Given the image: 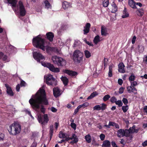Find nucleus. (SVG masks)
<instances>
[{
  "instance_id": "obj_47",
  "label": "nucleus",
  "mask_w": 147,
  "mask_h": 147,
  "mask_svg": "<svg viewBox=\"0 0 147 147\" xmlns=\"http://www.w3.org/2000/svg\"><path fill=\"white\" fill-rule=\"evenodd\" d=\"M117 100V98L115 96L112 97L110 99L111 102L113 103H115Z\"/></svg>"
},
{
  "instance_id": "obj_5",
  "label": "nucleus",
  "mask_w": 147,
  "mask_h": 147,
  "mask_svg": "<svg viewBox=\"0 0 147 147\" xmlns=\"http://www.w3.org/2000/svg\"><path fill=\"white\" fill-rule=\"evenodd\" d=\"M52 60L54 63L58 66H63L66 64V61L65 59L57 56H53Z\"/></svg>"
},
{
  "instance_id": "obj_54",
  "label": "nucleus",
  "mask_w": 147,
  "mask_h": 147,
  "mask_svg": "<svg viewBox=\"0 0 147 147\" xmlns=\"http://www.w3.org/2000/svg\"><path fill=\"white\" fill-rule=\"evenodd\" d=\"M124 88L123 87H121L119 89V93L120 94L123 93L124 91Z\"/></svg>"
},
{
  "instance_id": "obj_57",
  "label": "nucleus",
  "mask_w": 147,
  "mask_h": 147,
  "mask_svg": "<svg viewBox=\"0 0 147 147\" xmlns=\"http://www.w3.org/2000/svg\"><path fill=\"white\" fill-rule=\"evenodd\" d=\"M51 110L53 112H56L57 110L53 107H52L51 109Z\"/></svg>"
},
{
  "instance_id": "obj_44",
  "label": "nucleus",
  "mask_w": 147,
  "mask_h": 147,
  "mask_svg": "<svg viewBox=\"0 0 147 147\" xmlns=\"http://www.w3.org/2000/svg\"><path fill=\"white\" fill-rule=\"evenodd\" d=\"M110 98V96L109 94H107L105 95L103 98V100L106 101L109 99Z\"/></svg>"
},
{
  "instance_id": "obj_58",
  "label": "nucleus",
  "mask_w": 147,
  "mask_h": 147,
  "mask_svg": "<svg viewBox=\"0 0 147 147\" xmlns=\"http://www.w3.org/2000/svg\"><path fill=\"white\" fill-rule=\"evenodd\" d=\"M53 50L55 52H56L57 53H59L60 51L59 50H58L56 48H53Z\"/></svg>"
},
{
  "instance_id": "obj_15",
  "label": "nucleus",
  "mask_w": 147,
  "mask_h": 147,
  "mask_svg": "<svg viewBox=\"0 0 147 147\" xmlns=\"http://www.w3.org/2000/svg\"><path fill=\"white\" fill-rule=\"evenodd\" d=\"M0 59H2L3 61L5 62L10 61V59L8 58L6 55H4L2 52H0Z\"/></svg>"
},
{
  "instance_id": "obj_53",
  "label": "nucleus",
  "mask_w": 147,
  "mask_h": 147,
  "mask_svg": "<svg viewBox=\"0 0 147 147\" xmlns=\"http://www.w3.org/2000/svg\"><path fill=\"white\" fill-rule=\"evenodd\" d=\"M4 138V135L3 134L0 132V141L3 140Z\"/></svg>"
},
{
  "instance_id": "obj_51",
  "label": "nucleus",
  "mask_w": 147,
  "mask_h": 147,
  "mask_svg": "<svg viewBox=\"0 0 147 147\" xmlns=\"http://www.w3.org/2000/svg\"><path fill=\"white\" fill-rule=\"evenodd\" d=\"M105 137V136L104 134H101L100 136V138L101 140H103Z\"/></svg>"
},
{
  "instance_id": "obj_24",
  "label": "nucleus",
  "mask_w": 147,
  "mask_h": 147,
  "mask_svg": "<svg viewBox=\"0 0 147 147\" xmlns=\"http://www.w3.org/2000/svg\"><path fill=\"white\" fill-rule=\"evenodd\" d=\"M46 35L47 39L50 41H51L53 40L54 35L51 32H49L47 33Z\"/></svg>"
},
{
  "instance_id": "obj_32",
  "label": "nucleus",
  "mask_w": 147,
  "mask_h": 147,
  "mask_svg": "<svg viewBox=\"0 0 147 147\" xmlns=\"http://www.w3.org/2000/svg\"><path fill=\"white\" fill-rule=\"evenodd\" d=\"M94 43L97 44L98 42L100 41V37L98 35L95 36L93 40Z\"/></svg>"
},
{
  "instance_id": "obj_17",
  "label": "nucleus",
  "mask_w": 147,
  "mask_h": 147,
  "mask_svg": "<svg viewBox=\"0 0 147 147\" xmlns=\"http://www.w3.org/2000/svg\"><path fill=\"white\" fill-rule=\"evenodd\" d=\"M90 27V24L89 23H87L86 24L85 26L84 27V34H86L89 32Z\"/></svg>"
},
{
  "instance_id": "obj_31",
  "label": "nucleus",
  "mask_w": 147,
  "mask_h": 147,
  "mask_svg": "<svg viewBox=\"0 0 147 147\" xmlns=\"http://www.w3.org/2000/svg\"><path fill=\"white\" fill-rule=\"evenodd\" d=\"M136 14L139 16H142L144 14L143 11L141 9H139L136 11Z\"/></svg>"
},
{
  "instance_id": "obj_29",
  "label": "nucleus",
  "mask_w": 147,
  "mask_h": 147,
  "mask_svg": "<svg viewBox=\"0 0 147 147\" xmlns=\"http://www.w3.org/2000/svg\"><path fill=\"white\" fill-rule=\"evenodd\" d=\"M129 16V14L128 13L127 11L125 8L124 10L123 11V14L121 16L122 18H124L128 17Z\"/></svg>"
},
{
  "instance_id": "obj_13",
  "label": "nucleus",
  "mask_w": 147,
  "mask_h": 147,
  "mask_svg": "<svg viewBox=\"0 0 147 147\" xmlns=\"http://www.w3.org/2000/svg\"><path fill=\"white\" fill-rule=\"evenodd\" d=\"M136 126L135 125H133L132 127H130L129 129H127L128 131V137L129 136V138L131 140L132 137L131 136H130V134H132L134 133H137L138 132V129H136Z\"/></svg>"
},
{
  "instance_id": "obj_48",
  "label": "nucleus",
  "mask_w": 147,
  "mask_h": 147,
  "mask_svg": "<svg viewBox=\"0 0 147 147\" xmlns=\"http://www.w3.org/2000/svg\"><path fill=\"white\" fill-rule=\"evenodd\" d=\"M122 101L125 105H127L128 103V101L127 98H123L122 99Z\"/></svg>"
},
{
  "instance_id": "obj_45",
  "label": "nucleus",
  "mask_w": 147,
  "mask_h": 147,
  "mask_svg": "<svg viewBox=\"0 0 147 147\" xmlns=\"http://www.w3.org/2000/svg\"><path fill=\"white\" fill-rule=\"evenodd\" d=\"M93 109L94 110H96L98 111L101 110L100 106L99 105H98L95 106L93 107Z\"/></svg>"
},
{
  "instance_id": "obj_23",
  "label": "nucleus",
  "mask_w": 147,
  "mask_h": 147,
  "mask_svg": "<svg viewBox=\"0 0 147 147\" xmlns=\"http://www.w3.org/2000/svg\"><path fill=\"white\" fill-rule=\"evenodd\" d=\"M111 143L108 140H105L103 142L102 147H110Z\"/></svg>"
},
{
  "instance_id": "obj_6",
  "label": "nucleus",
  "mask_w": 147,
  "mask_h": 147,
  "mask_svg": "<svg viewBox=\"0 0 147 147\" xmlns=\"http://www.w3.org/2000/svg\"><path fill=\"white\" fill-rule=\"evenodd\" d=\"M44 81L49 85L55 86L57 84L56 80L53 77L52 75L50 74L45 76Z\"/></svg>"
},
{
  "instance_id": "obj_11",
  "label": "nucleus",
  "mask_w": 147,
  "mask_h": 147,
  "mask_svg": "<svg viewBox=\"0 0 147 147\" xmlns=\"http://www.w3.org/2000/svg\"><path fill=\"white\" fill-rule=\"evenodd\" d=\"M33 57L37 62H40V60H44L45 59L44 57L41 54L37 52L33 53Z\"/></svg>"
},
{
  "instance_id": "obj_36",
  "label": "nucleus",
  "mask_w": 147,
  "mask_h": 147,
  "mask_svg": "<svg viewBox=\"0 0 147 147\" xmlns=\"http://www.w3.org/2000/svg\"><path fill=\"white\" fill-rule=\"evenodd\" d=\"M113 65H110L109 67V70L108 73V76L109 77H111L112 76V69L113 67Z\"/></svg>"
},
{
  "instance_id": "obj_41",
  "label": "nucleus",
  "mask_w": 147,
  "mask_h": 147,
  "mask_svg": "<svg viewBox=\"0 0 147 147\" xmlns=\"http://www.w3.org/2000/svg\"><path fill=\"white\" fill-rule=\"evenodd\" d=\"M115 103L116 105H118L119 107H122L123 105L122 101L120 100H117Z\"/></svg>"
},
{
  "instance_id": "obj_50",
  "label": "nucleus",
  "mask_w": 147,
  "mask_h": 147,
  "mask_svg": "<svg viewBox=\"0 0 147 147\" xmlns=\"http://www.w3.org/2000/svg\"><path fill=\"white\" fill-rule=\"evenodd\" d=\"M71 126L74 130L76 129V125L74 123H71Z\"/></svg>"
},
{
  "instance_id": "obj_46",
  "label": "nucleus",
  "mask_w": 147,
  "mask_h": 147,
  "mask_svg": "<svg viewBox=\"0 0 147 147\" xmlns=\"http://www.w3.org/2000/svg\"><path fill=\"white\" fill-rule=\"evenodd\" d=\"M130 83L131 84V86L134 87L138 85L137 82L136 81L131 82Z\"/></svg>"
},
{
  "instance_id": "obj_43",
  "label": "nucleus",
  "mask_w": 147,
  "mask_h": 147,
  "mask_svg": "<svg viewBox=\"0 0 147 147\" xmlns=\"http://www.w3.org/2000/svg\"><path fill=\"white\" fill-rule=\"evenodd\" d=\"M135 76L134 74H132L129 77V80L130 82L134 81L135 80Z\"/></svg>"
},
{
  "instance_id": "obj_28",
  "label": "nucleus",
  "mask_w": 147,
  "mask_h": 147,
  "mask_svg": "<svg viewBox=\"0 0 147 147\" xmlns=\"http://www.w3.org/2000/svg\"><path fill=\"white\" fill-rule=\"evenodd\" d=\"M111 5L112 7V9L111 12L113 13H115L117 11V7L114 2H113L112 3Z\"/></svg>"
},
{
  "instance_id": "obj_62",
  "label": "nucleus",
  "mask_w": 147,
  "mask_h": 147,
  "mask_svg": "<svg viewBox=\"0 0 147 147\" xmlns=\"http://www.w3.org/2000/svg\"><path fill=\"white\" fill-rule=\"evenodd\" d=\"M26 112L27 113H28V115L31 116L32 118V119H34L33 117L31 115V113L30 111L28 110H26Z\"/></svg>"
},
{
  "instance_id": "obj_60",
  "label": "nucleus",
  "mask_w": 147,
  "mask_h": 147,
  "mask_svg": "<svg viewBox=\"0 0 147 147\" xmlns=\"http://www.w3.org/2000/svg\"><path fill=\"white\" fill-rule=\"evenodd\" d=\"M26 83L25 82L23 81H22L20 83V85L21 86H25Z\"/></svg>"
},
{
  "instance_id": "obj_37",
  "label": "nucleus",
  "mask_w": 147,
  "mask_h": 147,
  "mask_svg": "<svg viewBox=\"0 0 147 147\" xmlns=\"http://www.w3.org/2000/svg\"><path fill=\"white\" fill-rule=\"evenodd\" d=\"M53 125H51L49 134L50 139L53 136Z\"/></svg>"
},
{
  "instance_id": "obj_2",
  "label": "nucleus",
  "mask_w": 147,
  "mask_h": 147,
  "mask_svg": "<svg viewBox=\"0 0 147 147\" xmlns=\"http://www.w3.org/2000/svg\"><path fill=\"white\" fill-rule=\"evenodd\" d=\"M18 0H3L6 3L10 4L11 7L15 13L21 16H24L26 13V10L23 3L22 1H19L17 5Z\"/></svg>"
},
{
  "instance_id": "obj_1",
  "label": "nucleus",
  "mask_w": 147,
  "mask_h": 147,
  "mask_svg": "<svg viewBox=\"0 0 147 147\" xmlns=\"http://www.w3.org/2000/svg\"><path fill=\"white\" fill-rule=\"evenodd\" d=\"M29 102L33 108L35 109L40 108L41 111L44 113L45 109L42 106L40 107V105H47L48 104L45 90L40 89L35 95H32Z\"/></svg>"
},
{
  "instance_id": "obj_7",
  "label": "nucleus",
  "mask_w": 147,
  "mask_h": 147,
  "mask_svg": "<svg viewBox=\"0 0 147 147\" xmlns=\"http://www.w3.org/2000/svg\"><path fill=\"white\" fill-rule=\"evenodd\" d=\"M83 54L79 50L74 51L73 55V59L74 62L79 63L83 59Z\"/></svg>"
},
{
  "instance_id": "obj_56",
  "label": "nucleus",
  "mask_w": 147,
  "mask_h": 147,
  "mask_svg": "<svg viewBox=\"0 0 147 147\" xmlns=\"http://www.w3.org/2000/svg\"><path fill=\"white\" fill-rule=\"evenodd\" d=\"M136 38V37L135 36H133V38L132 39V43L133 44H134L135 43Z\"/></svg>"
},
{
  "instance_id": "obj_52",
  "label": "nucleus",
  "mask_w": 147,
  "mask_h": 147,
  "mask_svg": "<svg viewBox=\"0 0 147 147\" xmlns=\"http://www.w3.org/2000/svg\"><path fill=\"white\" fill-rule=\"evenodd\" d=\"M80 108V106H78L75 109L74 114V115L76 114L78 112Z\"/></svg>"
},
{
  "instance_id": "obj_20",
  "label": "nucleus",
  "mask_w": 147,
  "mask_h": 147,
  "mask_svg": "<svg viewBox=\"0 0 147 147\" xmlns=\"http://www.w3.org/2000/svg\"><path fill=\"white\" fill-rule=\"evenodd\" d=\"M5 86L7 88V93L10 96H13V93L10 87L7 84H5Z\"/></svg>"
},
{
  "instance_id": "obj_9",
  "label": "nucleus",
  "mask_w": 147,
  "mask_h": 147,
  "mask_svg": "<svg viewBox=\"0 0 147 147\" xmlns=\"http://www.w3.org/2000/svg\"><path fill=\"white\" fill-rule=\"evenodd\" d=\"M37 119L39 123L42 125L47 124L49 121L48 115L47 114H44L43 116L40 114L38 115Z\"/></svg>"
},
{
  "instance_id": "obj_63",
  "label": "nucleus",
  "mask_w": 147,
  "mask_h": 147,
  "mask_svg": "<svg viewBox=\"0 0 147 147\" xmlns=\"http://www.w3.org/2000/svg\"><path fill=\"white\" fill-rule=\"evenodd\" d=\"M142 145L143 146H147V140L144 141L142 143Z\"/></svg>"
},
{
  "instance_id": "obj_61",
  "label": "nucleus",
  "mask_w": 147,
  "mask_h": 147,
  "mask_svg": "<svg viewBox=\"0 0 147 147\" xmlns=\"http://www.w3.org/2000/svg\"><path fill=\"white\" fill-rule=\"evenodd\" d=\"M111 144L113 147H117L116 144L114 142H111Z\"/></svg>"
},
{
  "instance_id": "obj_40",
  "label": "nucleus",
  "mask_w": 147,
  "mask_h": 147,
  "mask_svg": "<svg viewBox=\"0 0 147 147\" xmlns=\"http://www.w3.org/2000/svg\"><path fill=\"white\" fill-rule=\"evenodd\" d=\"M89 105V103L88 102H85L83 104L79 105L80 108H81L82 107L85 108L86 107H88Z\"/></svg>"
},
{
  "instance_id": "obj_27",
  "label": "nucleus",
  "mask_w": 147,
  "mask_h": 147,
  "mask_svg": "<svg viewBox=\"0 0 147 147\" xmlns=\"http://www.w3.org/2000/svg\"><path fill=\"white\" fill-rule=\"evenodd\" d=\"M62 6L64 9H66L71 7V4L66 1H64L63 3Z\"/></svg>"
},
{
  "instance_id": "obj_64",
  "label": "nucleus",
  "mask_w": 147,
  "mask_h": 147,
  "mask_svg": "<svg viewBox=\"0 0 147 147\" xmlns=\"http://www.w3.org/2000/svg\"><path fill=\"white\" fill-rule=\"evenodd\" d=\"M144 110L145 113H147V106H145L144 107Z\"/></svg>"
},
{
  "instance_id": "obj_33",
  "label": "nucleus",
  "mask_w": 147,
  "mask_h": 147,
  "mask_svg": "<svg viewBox=\"0 0 147 147\" xmlns=\"http://www.w3.org/2000/svg\"><path fill=\"white\" fill-rule=\"evenodd\" d=\"M85 138L86 142L88 143H90L91 142V137L89 134L86 135L85 137Z\"/></svg>"
},
{
  "instance_id": "obj_55",
  "label": "nucleus",
  "mask_w": 147,
  "mask_h": 147,
  "mask_svg": "<svg viewBox=\"0 0 147 147\" xmlns=\"http://www.w3.org/2000/svg\"><path fill=\"white\" fill-rule=\"evenodd\" d=\"M84 41L86 42V43L90 46H93V44L92 43L90 42H89L87 41L86 39H85Z\"/></svg>"
},
{
  "instance_id": "obj_4",
  "label": "nucleus",
  "mask_w": 147,
  "mask_h": 147,
  "mask_svg": "<svg viewBox=\"0 0 147 147\" xmlns=\"http://www.w3.org/2000/svg\"><path fill=\"white\" fill-rule=\"evenodd\" d=\"M21 130V125L17 122L12 124L8 129L9 132L11 134L16 135L19 134Z\"/></svg>"
},
{
  "instance_id": "obj_39",
  "label": "nucleus",
  "mask_w": 147,
  "mask_h": 147,
  "mask_svg": "<svg viewBox=\"0 0 147 147\" xmlns=\"http://www.w3.org/2000/svg\"><path fill=\"white\" fill-rule=\"evenodd\" d=\"M109 4V0H104L103 1V6L104 7H107Z\"/></svg>"
},
{
  "instance_id": "obj_14",
  "label": "nucleus",
  "mask_w": 147,
  "mask_h": 147,
  "mask_svg": "<svg viewBox=\"0 0 147 147\" xmlns=\"http://www.w3.org/2000/svg\"><path fill=\"white\" fill-rule=\"evenodd\" d=\"M127 90L128 92L131 93L133 92L134 94H137V89L133 86H128L127 88Z\"/></svg>"
},
{
  "instance_id": "obj_42",
  "label": "nucleus",
  "mask_w": 147,
  "mask_h": 147,
  "mask_svg": "<svg viewBox=\"0 0 147 147\" xmlns=\"http://www.w3.org/2000/svg\"><path fill=\"white\" fill-rule=\"evenodd\" d=\"M128 106L127 105L123 106L122 107V109L124 113L126 112L128 109Z\"/></svg>"
},
{
  "instance_id": "obj_35",
  "label": "nucleus",
  "mask_w": 147,
  "mask_h": 147,
  "mask_svg": "<svg viewBox=\"0 0 147 147\" xmlns=\"http://www.w3.org/2000/svg\"><path fill=\"white\" fill-rule=\"evenodd\" d=\"M84 54L86 58H88L91 56L90 53L88 50L84 51Z\"/></svg>"
},
{
  "instance_id": "obj_16",
  "label": "nucleus",
  "mask_w": 147,
  "mask_h": 147,
  "mask_svg": "<svg viewBox=\"0 0 147 147\" xmlns=\"http://www.w3.org/2000/svg\"><path fill=\"white\" fill-rule=\"evenodd\" d=\"M53 94L55 97H57L61 94L60 91L57 87L53 89Z\"/></svg>"
},
{
  "instance_id": "obj_59",
  "label": "nucleus",
  "mask_w": 147,
  "mask_h": 147,
  "mask_svg": "<svg viewBox=\"0 0 147 147\" xmlns=\"http://www.w3.org/2000/svg\"><path fill=\"white\" fill-rule=\"evenodd\" d=\"M118 82L120 85H121L123 83V80L121 79H119L118 81Z\"/></svg>"
},
{
  "instance_id": "obj_38",
  "label": "nucleus",
  "mask_w": 147,
  "mask_h": 147,
  "mask_svg": "<svg viewBox=\"0 0 147 147\" xmlns=\"http://www.w3.org/2000/svg\"><path fill=\"white\" fill-rule=\"evenodd\" d=\"M110 124L111 126L114 127L116 128L119 129L120 128L119 125L115 122H111Z\"/></svg>"
},
{
  "instance_id": "obj_21",
  "label": "nucleus",
  "mask_w": 147,
  "mask_h": 147,
  "mask_svg": "<svg viewBox=\"0 0 147 147\" xmlns=\"http://www.w3.org/2000/svg\"><path fill=\"white\" fill-rule=\"evenodd\" d=\"M101 34L102 35L104 36H106L108 34L107 28L103 26L101 27Z\"/></svg>"
},
{
  "instance_id": "obj_26",
  "label": "nucleus",
  "mask_w": 147,
  "mask_h": 147,
  "mask_svg": "<svg viewBox=\"0 0 147 147\" xmlns=\"http://www.w3.org/2000/svg\"><path fill=\"white\" fill-rule=\"evenodd\" d=\"M59 137L61 138H65L66 140V139L69 137L66 134L63 133L62 131H60L59 132Z\"/></svg>"
},
{
  "instance_id": "obj_12",
  "label": "nucleus",
  "mask_w": 147,
  "mask_h": 147,
  "mask_svg": "<svg viewBox=\"0 0 147 147\" xmlns=\"http://www.w3.org/2000/svg\"><path fill=\"white\" fill-rule=\"evenodd\" d=\"M72 140L70 142L71 144H73L74 143H76L78 141V139L77 137V136L74 134H72V136L71 137H68L66 139V141H68L69 140Z\"/></svg>"
},
{
  "instance_id": "obj_10",
  "label": "nucleus",
  "mask_w": 147,
  "mask_h": 147,
  "mask_svg": "<svg viewBox=\"0 0 147 147\" xmlns=\"http://www.w3.org/2000/svg\"><path fill=\"white\" fill-rule=\"evenodd\" d=\"M127 129H121L117 131V136L118 137L121 138L124 136L128 137Z\"/></svg>"
},
{
  "instance_id": "obj_25",
  "label": "nucleus",
  "mask_w": 147,
  "mask_h": 147,
  "mask_svg": "<svg viewBox=\"0 0 147 147\" xmlns=\"http://www.w3.org/2000/svg\"><path fill=\"white\" fill-rule=\"evenodd\" d=\"M136 3L133 0H129L128 3L129 5L133 9L136 8Z\"/></svg>"
},
{
  "instance_id": "obj_19",
  "label": "nucleus",
  "mask_w": 147,
  "mask_h": 147,
  "mask_svg": "<svg viewBox=\"0 0 147 147\" xmlns=\"http://www.w3.org/2000/svg\"><path fill=\"white\" fill-rule=\"evenodd\" d=\"M63 71L64 73H66L71 76H75L77 74V73L76 72L67 69L63 70Z\"/></svg>"
},
{
  "instance_id": "obj_8",
  "label": "nucleus",
  "mask_w": 147,
  "mask_h": 147,
  "mask_svg": "<svg viewBox=\"0 0 147 147\" xmlns=\"http://www.w3.org/2000/svg\"><path fill=\"white\" fill-rule=\"evenodd\" d=\"M41 64L42 66L49 68L50 71L53 72L57 73L60 71L59 69V68L55 67L53 64H51L49 63L42 62L41 63Z\"/></svg>"
},
{
  "instance_id": "obj_18",
  "label": "nucleus",
  "mask_w": 147,
  "mask_h": 147,
  "mask_svg": "<svg viewBox=\"0 0 147 147\" xmlns=\"http://www.w3.org/2000/svg\"><path fill=\"white\" fill-rule=\"evenodd\" d=\"M125 66L122 63H120L118 65L119 71L121 73H124L125 72L124 67Z\"/></svg>"
},
{
  "instance_id": "obj_34",
  "label": "nucleus",
  "mask_w": 147,
  "mask_h": 147,
  "mask_svg": "<svg viewBox=\"0 0 147 147\" xmlns=\"http://www.w3.org/2000/svg\"><path fill=\"white\" fill-rule=\"evenodd\" d=\"M98 93L96 92H94L92 93L90 96L88 97L87 99H90L98 95Z\"/></svg>"
},
{
  "instance_id": "obj_49",
  "label": "nucleus",
  "mask_w": 147,
  "mask_h": 147,
  "mask_svg": "<svg viewBox=\"0 0 147 147\" xmlns=\"http://www.w3.org/2000/svg\"><path fill=\"white\" fill-rule=\"evenodd\" d=\"M101 106H100L101 110H105L106 108V105L105 104L102 103L101 104Z\"/></svg>"
},
{
  "instance_id": "obj_3",
  "label": "nucleus",
  "mask_w": 147,
  "mask_h": 147,
  "mask_svg": "<svg viewBox=\"0 0 147 147\" xmlns=\"http://www.w3.org/2000/svg\"><path fill=\"white\" fill-rule=\"evenodd\" d=\"M39 35L34 38L32 40L33 45L36 47H38L42 50H45V40L42 39Z\"/></svg>"
},
{
  "instance_id": "obj_22",
  "label": "nucleus",
  "mask_w": 147,
  "mask_h": 147,
  "mask_svg": "<svg viewBox=\"0 0 147 147\" xmlns=\"http://www.w3.org/2000/svg\"><path fill=\"white\" fill-rule=\"evenodd\" d=\"M44 6L45 8L47 9H51L52 7L51 5L47 0H45L44 1Z\"/></svg>"
},
{
  "instance_id": "obj_30",
  "label": "nucleus",
  "mask_w": 147,
  "mask_h": 147,
  "mask_svg": "<svg viewBox=\"0 0 147 147\" xmlns=\"http://www.w3.org/2000/svg\"><path fill=\"white\" fill-rule=\"evenodd\" d=\"M61 80L65 86L67 85L68 82V79L65 77H62L61 78Z\"/></svg>"
}]
</instances>
